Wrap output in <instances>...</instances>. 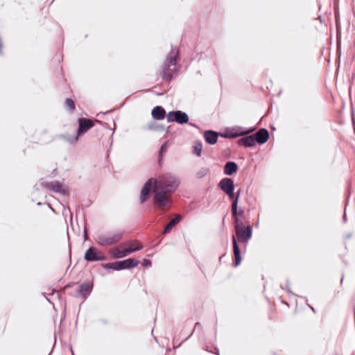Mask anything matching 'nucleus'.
I'll use <instances>...</instances> for the list:
<instances>
[{
  "label": "nucleus",
  "mask_w": 355,
  "mask_h": 355,
  "mask_svg": "<svg viewBox=\"0 0 355 355\" xmlns=\"http://www.w3.org/2000/svg\"><path fill=\"white\" fill-rule=\"evenodd\" d=\"M209 172V168L206 167H202L197 173L196 177L199 179H201L207 175Z\"/></svg>",
  "instance_id": "7c9ffc66"
},
{
  "label": "nucleus",
  "mask_w": 355,
  "mask_h": 355,
  "mask_svg": "<svg viewBox=\"0 0 355 355\" xmlns=\"http://www.w3.org/2000/svg\"><path fill=\"white\" fill-rule=\"evenodd\" d=\"M157 95L161 96V95H162V93H158V94H157Z\"/></svg>",
  "instance_id": "0e129e2a"
},
{
  "label": "nucleus",
  "mask_w": 355,
  "mask_h": 355,
  "mask_svg": "<svg viewBox=\"0 0 355 355\" xmlns=\"http://www.w3.org/2000/svg\"><path fill=\"white\" fill-rule=\"evenodd\" d=\"M218 188L228 197L234 194L235 190L234 181L231 178H223L218 184Z\"/></svg>",
  "instance_id": "ddd939ff"
},
{
  "label": "nucleus",
  "mask_w": 355,
  "mask_h": 355,
  "mask_svg": "<svg viewBox=\"0 0 355 355\" xmlns=\"http://www.w3.org/2000/svg\"><path fill=\"white\" fill-rule=\"evenodd\" d=\"M180 185V181L173 175H167L164 182L159 187V189L170 194L175 192Z\"/></svg>",
  "instance_id": "9b49d317"
},
{
  "label": "nucleus",
  "mask_w": 355,
  "mask_h": 355,
  "mask_svg": "<svg viewBox=\"0 0 355 355\" xmlns=\"http://www.w3.org/2000/svg\"><path fill=\"white\" fill-rule=\"evenodd\" d=\"M239 171L238 164L234 161H228L225 162L223 167V173L226 175L231 176L237 173Z\"/></svg>",
  "instance_id": "aec40b11"
},
{
  "label": "nucleus",
  "mask_w": 355,
  "mask_h": 355,
  "mask_svg": "<svg viewBox=\"0 0 355 355\" xmlns=\"http://www.w3.org/2000/svg\"><path fill=\"white\" fill-rule=\"evenodd\" d=\"M169 128L168 126L166 129L164 125L159 124L157 123L156 121H152L148 123L147 128L149 130H153L156 132H163L166 131V132H169Z\"/></svg>",
  "instance_id": "5701e85b"
},
{
  "label": "nucleus",
  "mask_w": 355,
  "mask_h": 355,
  "mask_svg": "<svg viewBox=\"0 0 355 355\" xmlns=\"http://www.w3.org/2000/svg\"><path fill=\"white\" fill-rule=\"evenodd\" d=\"M184 218V216L182 215H177L175 216L170 223L164 227L161 234L164 236L167 234L170 233L173 228L178 225L182 219Z\"/></svg>",
  "instance_id": "6ab92c4d"
},
{
  "label": "nucleus",
  "mask_w": 355,
  "mask_h": 355,
  "mask_svg": "<svg viewBox=\"0 0 355 355\" xmlns=\"http://www.w3.org/2000/svg\"><path fill=\"white\" fill-rule=\"evenodd\" d=\"M71 351L72 355H74V354L73 352V350H72V348H71Z\"/></svg>",
  "instance_id": "338daca9"
},
{
  "label": "nucleus",
  "mask_w": 355,
  "mask_h": 355,
  "mask_svg": "<svg viewBox=\"0 0 355 355\" xmlns=\"http://www.w3.org/2000/svg\"><path fill=\"white\" fill-rule=\"evenodd\" d=\"M53 293H57L58 298H60V294L59 293H58L56 290H53Z\"/></svg>",
  "instance_id": "09e8293b"
},
{
  "label": "nucleus",
  "mask_w": 355,
  "mask_h": 355,
  "mask_svg": "<svg viewBox=\"0 0 355 355\" xmlns=\"http://www.w3.org/2000/svg\"><path fill=\"white\" fill-rule=\"evenodd\" d=\"M239 241L241 243H246L252 236V227L250 225L245 226L236 230Z\"/></svg>",
  "instance_id": "2eb2a0df"
},
{
  "label": "nucleus",
  "mask_w": 355,
  "mask_h": 355,
  "mask_svg": "<svg viewBox=\"0 0 355 355\" xmlns=\"http://www.w3.org/2000/svg\"><path fill=\"white\" fill-rule=\"evenodd\" d=\"M123 238V232L113 234H101L97 236L96 241L101 247H106L119 243Z\"/></svg>",
  "instance_id": "1a4fd4ad"
},
{
  "label": "nucleus",
  "mask_w": 355,
  "mask_h": 355,
  "mask_svg": "<svg viewBox=\"0 0 355 355\" xmlns=\"http://www.w3.org/2000/svg\"><path fill=\"white\" fill-rule=\"evenodd\" d=\"M254 127L244 128L241 126L228 127L220 133L221 137L225 139H234L245 135H248L253 132Z\"/></svg>",
  "instance_id": "39448f33"
},
{
  "label": "nucleus",
  "mask_w": 355,
  "mask_h": 355,
  "mask_svg": "<svg viewBox=\"0 0 355 355\" xmlns=\"http://www.w3.org/2000/svg\"><path fill=\"white\" fill-rule=\"evenodd\" d=\"M37 205H42V202H37Z\"/></svg>",
  "instance_id": "e2e57ef3"
},
{
  "label": "nucleus",
  "mask_w": 355,
  "mask_h": 355,
  "mask_svg": "<svg viewBox=\"0 0 355 355\" xmlns=\"http://www.w3.org/2000/svg\"><path fill=\"white\" fill-rule=\"evenodd\" d=\"M352 236V233H349L347 235H346V239H349Z\"/></svg>",
  "instance_id": "de8ad7c7"
},
{
  "label": "nucleus",
  "mask_w": 355,
  "mask_h": 355,
  "mask_svg": "<svg viewBox=\"0 0 355 355\" xmlns=\"http://www.w3.org/2000/svg\"><path fill=\"white\" fill-rule=\"evenodd\" d=\"M175 123L180 125H184L189 123V117L187 112L182 110H175Z\"/></svg>",
  "instance_id": "4be33fe9"
},
{
  "label": "nucleus",
  "mask_w": 355,
  "mask_h": 355,
  "mask_svg": "<svg viewBox=\"0 0 355 355\" xmlns=\"http://www.w3.org/2000/svg\"><path fill=\"white\" fill-rule=\"evenodd\" d=\"M41 186L46 189L60 193L65 196H69L70 195L68 187L58 180L52 182L42 181L41 182Z\"/></svg>",
  "instance_id": "6e6552de"
},
{
  "label": "nucleus",
  "mask_w": 355,
  "mask_h": 355,
  "mask_svg": "<svg viewBox=\"0 0 355 355\" xmlns=\"http://www.w3.org/2000/svg\"><path fill=\"white\" fill-rule=\"evenodd\" d=\"M225 216H225L223 217V223H224V221H225Z\"/></svg>",
  "instance_id": "69168bd1"
},
{
  "label": "nucleus",
  "mask_w": 355,
  "mask_h": 355,
  "mask_svg": "<svg viewBox=\"0 0 355 355\" xmlns=\"http://www.w3.org/2000/svg\"><path fill=\"white\" fill-rule=\"evenodd\" d=\"M171 205L170 195L162 190L159 189L155 192L152 199V205L149 208V211L161 216L162 218H165L166 209Z\"/></svg>",
  "instance_id": "f257e3e1"
},
{
  "label": "nucleus",
  "mask_w": 355,
  "mask_h": 355,
  "mask_svg": "<svg viewBox=\"0 0 355 355\" xmlns=\"http://www.w3.org/2000/svg\"><path fill=\"white\" fill-rule=\"evenodd\" d=\"M76 293H77L76 292V291H67V294L69 295H71V296H75Z\"/></svg>",
  "instance_id": "c03bdc74"
},
{
  "label": "nucleus",
  "mask_w": 355,
  "mask_h": 355,
  "mask_svg": "<svg viewBox=\"0 0 355 355\" xmlns=\"http://www.w3.org/2000/svg\"><path fill=\"white\" fill-rule=\"evenodd\" d=\"M214 65L216 66L217 67V63L216 61H214Z\"/></svg>",
  "instance_id": "4d7b16f0"
},
{
  "label": "nucleus",
  "mask_w": 355,
  "mask_h": 355,
  "mask_svg": "<svg viewBox=\"0 0 355 355\" xmlns=\"http://www.w3.org/2000/svg\"><path fill=\"white\" fill-rule=\"evenodd\" d=\"M269 138V131L265 128H261L255 133L238 139L236 144L238 146L245 148H254L257 145L264 144L268 141Z\"/></svg>",
  "instance_id": "7ed1b4c3"
},
{
  "label": "nucleus",
  "mask_w": 355,
  "mask_h": 355,
  "mask_svg": "<svg viewBox=\"0 0 355 355\" xmlns=\"http://www.w3.org/2000/svg\"><path fill=\"white\" fill-rule=\"evenodd\" d=\"M241 193H242V189H239L236 191H235V190L234 191V194L233 195H230L229 197H234V198H240L241 196Z\"/></svg>",
  "instance_id": "4c0bfd02"
},
{
  "label": "nucleus",
  "mask_w": 355,
  "mask_h": 355,
  "mask_svg": "<svg viewBox=\"0 0 355 355\" xmlns=\"http://www.w3.org/2000/svg\"><path fill=\"white\" fill-rule=\"evenodd\" d=\"M280 287L282 289L285 290L288 294H291L293 295H296L295 293H294L289 287V281L287 279V284L286 286L280 285Z\"/></svg>",
  "instance_id": "72a5a7b5"
},
{
  "label": "nucleus",
  "mask_w": 355,
  "mask_h": 355,
  "mask_svg": "<svg viewBox=\"0 0 355 355\" xmlns=\"http://www.w3.org/2000/svg\"><path fill=\"white\" fill-rule=\"evenodd\" d=\"M94 288L93 281H86L80 284L76 292L80 295L83 300H86L92 293Z\"/></svg>",
  "instance_id": "4468645a"
},
{
  "label": "nucleus",
  "mask_w": 355,
  "mask_h": 355,
  "mask_svg": "<svg viewBox=\"0 0 355 355\" xmlns=\"http://www.w3.org/2000/svg\"><path fill=\"white\" fill-rule=\"evenodd\" d=\"M187 124H189V125H191L192 127L196 128H199L198 125L196 123H192V122H189V123Z\"/></svg>",
  "instance_id": "79ce46f5"
},
{
  "label": "nucleus",
  "mask_w": 355,
  "mask_h": 355,
  "mask_svg": "<svg viewBox=\"0 0 355 355\" xmlns=\"http://www.w3.org/2000/svg\"><path fill=\"white\" fill-rule=\"evenodd\" d=\"M34 189H36V190H39V188L37 187V185L34 186Z\"/></svg>",
  "instance_id": "6e6d98bb"
},
{
  "label": "nucleus",
  "mask_w": 355,
  "mask_h": 355,
  "mask_svg": "<svg viewBox=\"0 0 355 355\" xmlns=\"http://www.w3.org/2000/svg\"><path fill=\"white\" fill-rule=\"evenodd\" d=\"M309 308H310V309H311L313 312H315V309H314L312 306L309 305Z\"/></svg>",
  "instance_id": "603ef678"
},
{
  "label": "nucleus",
  "mask_w": 355,
  "mask_h": 355,
  "mask_svg": "<svg viewBox=\"0 0 355 355\" xmlns=\"http://www.w3.org/2000/svg\"><path fill=\"white\" fill-rule=\"evenodd\" d=\"M151 115L154 120L160 121L166 117V110L161 105H156L151 111Z\"/></svg>",
  "instance_id": "412c9836"
},
{
  "label": "nucleus",
  "mask_w": 355,
  "mask_h": 355,
  "mask_svg": "<svg viewBox=\"0 0 355 355\" xmlns=\"http://www.w3.org/2000/svg\"><path fill=\"white\" fill-rule=\"evenodd\" d=\"M191 323V319H188L185 321V326L187 325H189Z\"/></svg>",
  "instance_id": "a18cd8bd"
},
{
  "label": "nucleus",
  "mask_w": 355,
  "mask_h": 355,
  "mask_svg": "<svg viewBox=\"0 0 355 355\" xmlns=\"http://www.w3.org/2000/svg\"><path fill=\"white\" fill-rule=\"evenodd\" d=\"M53 350V347L51 349V351L50 352V353L49 354V355H51V353H52Z\"/></svg>",
  "instance_id": "052dcab7"
},
{
  "label": "nucleus",
  "mask_w": 355,
  "mask_h": 355,
  "mask_svg": "<svg viewBox=\"0 0 355 355\" xmlns=\"http://www.w3.org/2000/svg\"><path fill=\"white\" fill-rule=\"evenodd\" d=\"M175 110L170 111L168 114L166 113V117L168 123L175 122Z\"/></svg>",
  "instance_id": "2f4dec72"
},
{
  "label": "nucleus",
  "mask_w": 355,
  "mask_h": 355,
  "mask_svg": "<svg viewBox=\"0 0 355 355\" xmlns=\"http://www.w3.org/2000/svg\"><path fill=\"white\" fill-rule=\"evenodd\" d=\"M203 137L205 142L209 145H214L217 143L220 133L215 130H207L204 132Z\"/></svg>",
  "instance_id": "f3484780"
},
{
  "label": "nucleus",
  "mask_w": 355,
  "mask_h": 355,
  "mask_svg": "<svg viewBox=\"0 0 355 355\" xmlns=\"http://www.w3.org/2000/svg\"><path fill=\"white\" fill-rule=\"evenodd\" d=\"M94 122L99 123L103 125V123L98 119H92L86 117H79L77 120L78 128L76 130V135L74 136L73 141H78L79 138L87 133L94 126Z\"/></svg>",
  "instance_id": "0eeeda50"
},
{
  "label": "nucleus",
  "mask_w": 355,
  "mask_h": 355,
  "mask_svg": "<svg viewBox=\"0 0 355 355\" xmlns=\"http://www.w3.org/2000/svg\"><path fill=\"white\" fill-rule=\"evenodd\" d=\"M168 148V141L164 142L161 145V146L159 149V151H158V163L159 165L162 164L163 157L164 156V154L167 152Z\"/></svg>",
  "instance_id": "393cba45"
},
{
  "label": "nucleus",
  "mask_w": 355,
  "mask_h": 355,
  "mask_svg": "<svg viewBox=\"0 0 355 355\" xmlns=\"http://www.w3.org/2000/svg\"><path fill=\"white\" fill-rule=\"evenodd\" d=\"M127 249L115 250L111 252L113 257L116 259H121L135 252L141 250L144 245L137 240H130L126 243Z\"/></svg>",
  "instance_id": "423d86ee"
},
{
  "label": "nucleus",
  "mask_w": 355,
  "mask_h": 355,
  "mask_svg": "<svg viewBox=\"0 0 355 355\" xmlns=\"http://www.w3.org/2000/svg\"><path fill=\"white\" fill-rule=\"evenodd\" d=\"M137 246V244H135L132 247H131V248H135Z\"/></svg>",
  "instance_id": "bf43d9fd"
},
{
  "label": "nucleus",
  "mask_w": 355,
  "mask_h": 355,
  "mask_svg": "<svg viewBox=\"0 0 355 355\" xmlns=\"http://www.w3.org/2000/svg\"><path fill=\"white\" fill-rule=\"evenodd\" d=\"M355 78V72L352 73V77L349 79L350 85L349 87V97L351 100V121H352V125L353 128V131L355 133V110L354 107L353 103L352 101V89L354 84V79Z\"/></svg>",
  "instance_id": "a211bd4d"
},
{
  "label": "nucleus",
  "mask_w": 355,
  "mask_h": 355,
  "mask_svg": "<svg viewBox=\"0 0 355 355\" xmlns=\"http://www.w3.org/2000/svg\"><path fill=\"white\" fill-rule=\"evenodd\" d=\"M64 107L70 112H73L76 108L74 101L71 98H67L64 101Z\"/></svg>",
  "instance_id": "cd10ccee"
},
{
  "label": "nucleus",
  "mask_w": 355,
  "mask_h": 355,
  "mask_svg": "<svg viewBox=\"0 0 355 355\" xmlns=\"http://www.w3.org/2000/svg\"><path fill=\"white\" fill-rule=\"evenodd\" d=\"M197 73H198V74H200V71H198Z\"/></svg>",
  "instance_id": "774afa93"
},
{
  "label": "nucleus",
  "mask_w": 355,
  "mask_h": 355,
  "mask_svg": "<svg viewBox=\"0 0 355 355\" xmlns=\"http://www.w3.org/2000/svg\"><path fill=\"white\" fill-rule=\"evenodd\" d=\"M110 112V111H107L106 112L103 113V114H108Z\"/></svg>",
  "instance_id": "680f3d73"
},
{
  "label": "nucleus",
  "mask_w": 355,
  "mask_h": 355,
  "mask_svg": "<svg viewBox=\"0 0 355 355\" xmlns=\"http://www.w3.org/2000/svg\"><path fill=\"white\" fill-rule=\"evenodd\" d=\"M161 241L155 246H153L151 250H155L156 248V247L157 246V245H159Z\"/></svg>",
  "instance_id": "864d4df0"
},
{
  "label": "nucleus",
  "mask_w": 355,
  "mask_h": 355,
  "mask_svg": "<svg viewBox=\"0 0 355 355\" xmlns=\"http://www.w3.org/2000/svg\"><path fill=\"white\" fill-rule=\"evenodd\" d=\"M73 139H74V137H68L67 139V140L71 144H76L77 141H73Z\"/></svg>",
  "instance_id": "a19ab883"
},
{
  "label": "nucleus",
  "mask_w": 355,
  "mask_h": 355,
  "mask_svg": "<svg viewBox=\"0 0 355 355\" xmlns=\"http://www.w3.org/2000/svg\"><path fill=\"white\" fill-rule=\"evenodd\" d=\"M196 329H199L200 331H202V326L200 322H196L195 326L192 329L191 332L190 333V334L187 337H186L182 342H180L177 347L180 346L182 343L188 340L193 335Z\"/></svg>",
  "instance_id": "c85d7f7f"
},
{
  "label": "nucleus",
  "mask_w": 355,
  "mask_h": 355,
  "mask_svg": "<svg viewBox=\"0 0 355 355\" xmlns=\"http://www.w3.org/2000/svg\"><path fill=\"white\" fill-rule=\"evenodd\" d=\"M157 182L155 179L149 178L143 185L140 191L139 200L143 204L149 200L150 193L156 188Z\"/></svg>",
  "instance_id": "9d476101"
},
{
  "label": "nucleus",
  "mask_w": 355,
  "mask_h": 355,
  "mask_svg": "<svg viewBox=\"0 0 355 355\" xmlns=\"http://www.w3.org/2000/svg\"><path fill=\"white\" fill-rule=\"evenodd\" d=\"M232 220H233V225H234V227L235 228V230L245 227V225L243 221V218H232Z\"/></svg>",
  "instance_id": "c756f323"
},
{
  "label": "nucleus",
  "mask_w": 355,
  "mask_h": 355,
  "mask_svg": "<svg viewBox=\"0 0 355 355\" xmlns=\"http://www.w3.org/2000/svg\"><path fill=\"white\" fill-rule=\"evenodd\" d=\"M204 349L209 353H212V354H217L218 355H220L219 354V349L216 346L214 347V349H215V352L211 350V349H209V346L208 345H206V347L204 348Z\"/></svg>",
  "instance_id": "c9c22d12"
},
{
  "label": "nucleus",
  "mask_w": 355,
  "mask_h": 355,
  "mask_svg": "<svg viewBox=\"0 0 355 355\" xmlns=\"http://www.w3.org/2000/svg\"><path fill=\"white\" fill-rule=\"evenodd\" d=\"M49 207L51 209V210L53 211V212H55V209L51 207V205H49Z\"/></svg>",
  "instance_id": "3c124183"
},
{
  "label": "nucleus",
  "mask_w": 355,
  "mask_h": 355,
  "mask_svg": "<svg viewBox=\"0 0 355 355\" xmlns=\"http://www.w3.org/2000/svg\"><path fill=\"white\" fill-rule=\"evenodd\" d=\"M78 284V282H69L68 284H67L62 288V292L65 293L66 291H67V290L70 288H71L72 286H73L75 284Z\"/></svg>",
  "instance_id": "f704fd0d"
},
{
  "label": "nucleus",
  "mask_w": 355,
  "mask_h": 355,
  "mask_svg": "<svg viewBox=\"0 0 355 355\" xmlns=\"http://www.w3.org/2000/svg\"><path fill=\"white\" fill-rule=\"evenodd\" d=\"M352 189V180H349V181L348 182V191H347V197H346V203H345L344 214L343 215V220L344 223L347 222L346 207L347 206L348 202H349V197L351 195Z\"/></svg>",
  "instance_id": "a878e982"
},
{
  "label": "nucleus",
  "mask_w": 355,
  "mask_h": 355,
  "mask_svg": "<svg viewBox=\"0 0 355 355\" xmlns=\"http://www.w3.org/2000/svg\"><path fill=\"white\" fill-rule=\"evenodd\" d=\"M232 244H233V254H234V259H233V266L234 267H238L240 266L242 261V256H241V250L239 245L236 238L234 235L232 236Z\"/></svg>",
  "instance_id": "dca6fc26"
},
{
  "label": "nucleus",
  "mask_w": 355,
  "mask_h": 355,
  "mask_svg": "<svg viewBox=\"0 0 355 355\" xmlns=\"http://www.w3.org/2000/svg\"><path fill=\"white\" fill-rule=\"evenodd\" d=\"M84 259L88 262L102 261L106 260V256L96 247L90 246L85 252Z\"/></svg>",
  "instance_id": "f8f14e48"
},
{
  "label": "nucleus",
  "mask_w": 355,
  "mask_h": 355,
  "mask_svg": "<svg viewBox=\"0 0 355 355\" xmlns=\"http://www.w3.org/2000/svg\"><path fill=\"white\" fill-rule=\"evenodd\" d=\"M202 151V143L200 140L193 142L192 146V153L197 157H200Z\"/></svg>",
  "instance_id": "b1692460"
},
{
  "label": "nucleus",
  "mask_w": 355,
  "mask_h": 355,
  "mask_svg": "<svg viewBox=\"0 0 355 355\" xmlns=\"http://www.w3.org/2000/svg\"><path fill=\"white\" fill-rule=\"evenodd\" d=\"M180 59V57L178 49L175 51L171 45V51L168 54L160 73V76L164 80L170 83L174 79L178 71L175 69H171L170 67L176 65Z\"/></svg>",
  "instance_id": "f03ea898"
},
{
  "label": "nucleus",
  "mask_w": 355,
  "mask_h": 355,
  "mask_svg": "<svg viewBox=\"0 0 355 355\" xmlns=\"http://www.w3.org/2000/svg\"><path fill=\"white\" fill-rule=\"evenodd\" d=\"M229 198L231 201V210H236V209L239 208L238 204L239 199L234 197H229Z\"/></svg>",
  "instance_id": "473e14b6"
},
{
  "label": "nucleus",
  "mask_w": 355,
  "mask_h": 355,
  "mask_svg": "<svg viewBox=\"0 0 355 355\" xmlns=\"http://www.w3.org/2000/svg\"><path fill=\"white\" fill-rule=\"evenodd\" d=\"M140 261L138 259L128 258L114 262L104 263L101 264V266L111 273L113 270L119 271L132 269L137 267Z\"/></svg>",
  "instance_id": "20e7f679"
},
{
  "label": "nucleus",
  "mask_w": 355,
  "mask_h": 355,
  "mask_svg": "<svg viewBox=\"0 0 355 355\" xmlns=\"http://www.w3.org/2000/svg\"><path fill=\"white\" fill-rule=\"evenodd\" d=\"M204 53L201 52L200 54H199V58L198 59V61H200L202 59H204Z\"/></svg>",
  "instance_id": "37998d69"
},
{
  "label": "nucleus",
  "mask_w": 355,
  "mask_h": 355,
  "mask_svg": "<svg viewBox=\"0 0 355 355\" xmlns=\"http://www.w3.org/2000/svg\"><path fill=\"white\" fill-rule=\"evenodd\" d=\"M3 42H2L1 38L0 37V55H3Z\"/></svg>",
  "instance_id": "ea45409f"
},
{
  "label": "nucleus",
  "mask_w": 355,
  "mask_h": 355,
  "mask_svg": "<svg viewBox=\"0 0 355 355\" xmlns=\"http://www.w3.org/2000/svg\"><path fill=\"white\" fill-rule=\"evenodd\" d=\"M142 264L145 268H149L152 266V261L148 259H144L142 260Z\"/></svg>",
  "instance_id": "e433bc0d"
},
{
  "label": "nucleus",
  "mask_w": 355,
  "mask_h": 355,
  "mask_svg": "<svg viewBox=\"0 0 355 355\" xmlns=\"http://www.w3.org/2000/svg\"><path fill=\"white\" fill-rule=\"evenodd\" d=\"M231 214L232 218H244L245 217V210L243 208H237L233 210H231Z\"/></svg>",
  "instance_id": "bb28decb"
},
{
  "label": "nucleus",
  "mask_w": 355,
  "mask_h": 355,
  "mask_svg": "<svg viewBox=\"0 0 355 355\" xmlns=\"http://www.w3.org/2000/svg\"><path fill=\"white\" fill-rule=\"evenodd\" d=\"M225 255V254H223V255H221V256L220 257V261L221 260V259H222Z\"/></svg>",
  "instance_id": "13d9d810"
},
{
  "label": "nucleus",
  "mask_w": 355,
  "mask_h": 355,
  "mask_svg": "<svg viewBox=\"0 0 355 355\" xmlns=\"http://www.w3.org/2000/svg\"><path fill=\"white\" fill-rule=\"evenodd\" d=\"M64 210H63V214H65V212L68 211V212L70 214V220H72V214L71 212L70 208L68 205H63Z\"/></svg>",
  "instance_id": "58836bf2"
},
{
  "label": "nucleus",
  "mask_w": 355,
  "mask_h": 355,
  "mask_svg": "<svg viewBox=\"0 0 355 355\" xmlns=\"http://www.w3.org/2000/svg\"><path fill=\"white\" fill-rule=\"evenodd\" d=\"M352 12H353L354 16L355 17V8L354 6H352Z\"/></svg>",
  "instance_id": "5fc2aeb1"
},
{
  "label": "nucleus",
  "mask_w": 355,
  "mask_h": 355,
  "mask_svg": "<svg viewBox=\"0 0 355 355\" xmlns=\"http://www.w3.org/2000/svg\"><path fill=\"white\" fill-rule=\"evenodd\" d=\"M84 238H85V240L87 239V232L86 229L84 230Z\"/></svg>",
  "instance_id": "49530a36"
},
{
  "label": "nucleus",
  "mask_w": 355,
  "mask_h": 355,
  "mask_svg": "<svg viewBox=\"0 0 355 355\" xmlns=\"http://www.w3.org/2000/svg\"><path fill=\"white\" fill-rule=\"evenodd\" d=\"M352 310H353V313H354V316L355 317V304H354L352 306Z\"/></svg>",
  "instance_id": "8fccbe9b"
}]
</instances>
